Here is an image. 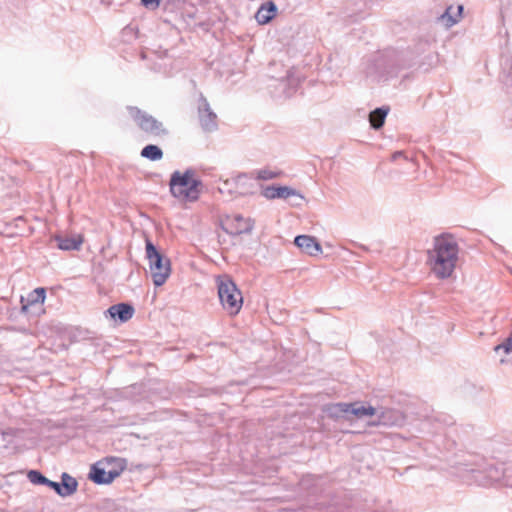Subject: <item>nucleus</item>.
Here are the masks:
<instances>
[{"mask_svg": "<svg viewBox=\"0 0 512 512\" xmlns=\"http://www.w3.org/2000/svg\"><path fill=\"white\" fill-rule=\"evenodd\" d=\"M458 245L449 237L435 239L434 248L428 251V264L431 271L440 279L452 275L458 260Z\"/></svg>", "mask_w": 512, "mask_h": 512, "instance_id": "f257e3e1", "label": "nucleus"}, {"mask_svg": "<svg viewBox=\"0 0 512 512\" xmlns=\"http://www.w3.org/2000/svg\"><path fill=\"white\" fill-rule=\"evenodd\" d=\"M460 473L469 484L486 486L503 478L505 485L512 486V467L503 468L482 461L479 464H464Z\"/></svg>", "mask_w": 512, "mask_h": 512, "instance_id": "f03ea898", "label": "nucleus"}, {"mask_svg": "<svg viewBox=\"0 0 512 512\" xmlns=\"http://www.w3.org/2000/svg\"><path fill=\"white\" fill-rule=\"evenodd\" d=\"M194 171L187 169L184 173L175 171L172 173L169 186L171 194L178 199L195 201L198 199L202 182L199 179H193Z\"/></svg>", "mask_w": 512, "mask_h": 512, "instance_id": "7ed1b4c3", "label": "nucleus"}, {"mask_svg": "<svg viewBox=\"0 0 512 512\" xmlns=\"http://www.w3.org/2000/svg\"><path fill=\"white\" fill-rule=\"evenodd\" d=\"M146 257L155 286H162L170 276V260L164 257L150 240H146Z\"/></svg>", "mask_w": 512, "mask_h": 512, "instance_id": "20e7f679", "label": "nucleus"}, {"mask_svg": "<svg viewBox=\"0 0 512 512\" xmlns=\"http://www.w3.org/2000/svg\"><path fill=\"white\" fill-rule=\"evenodd\" d=\"M218 296L225 310L231 315H236L243 304V297L236 284L228 276L219 277L217 280Z\"/></svg>", "mask_w": 512, "mask_h": 512, "instance_id": "39448f33", "label": "nucleus"}, {"mask_svg": "<svg viewBox=\"0 0 512 512\" xmlns=\"http://www.w3.org/2000/svg\"><path fill=\"white\" fill-rule=\"evenodd\" d=\"M106 464H114V467L107 470L102 462H98L91 466L89 479L96 484H109L126 468L127 462L123 458H109Z\"/></svg>", "mask_w": 512, "mask_h": 512, "instance_id": "423d86ee", "label": "nucleus"}, {"mask_svg": "<svg viewBox=\"0 0 512 512\" xmlns=\"http://www.w3.org/2000/svg\"><path fill=\"white\" fill-rule=\"evenodd\" d=\"M128 111L139 128L145 133L154 137H159L168 133L164 128L163 123L148 113L141 111L137 107H128Z\"/></svg>", "mask_w": 512, "mask_h": 512, "instance_id": "0eeeda50", "label": "nucleus"}, {"mask_svg": "<svg viewBox=\"0 0 512 512\" xmlns=\"http://www.w3.org/2000/svg\"><path fill=\"white\" fill-rule=\"evenodd\" d=\"M198 118L200 126L205 132H213L218 128L217 115L211 109L207 99L200 95L198 103Z\"/></svg>", "mask_w": 512, "mask_h": 512, "instance_id": "6e6552de", "label": "nucleus"}, {"mask_svg": "<svg viewBox=\"0 0 512 512\" xmlns=\"http://www.w3.org/2000/svg\"><path fill=\"white\" fill-rule=\"evenodd\" d=\"M366 73L377 81H386L395 75V69L385 56L380 55L369 65Z\"/></svg>", "mask_w": 512, "mask_h": 512, "instance_id": "1a4fd4ad", "label": "nucleus"}, {"mask_svg": "<svg viewBox=\"0 0 512 512\" xmlns=\"http://www.w3.org/2000/svg\"><path fill=\"white\" fill-rule=\"evenodd\" d=\"M46 298V290L39 287L28 293L26 297L21 296V311L25 314H37Z\"/></svg>", "mask_w": 512, "mask_h": 512, "instance_id": "9d476101", "label": "nucleus"}, {"mask_svg": "<svg viewBox=\"0 0 512 512\" xmlns=\"http://www.w3.org/2000/svg\"><path fill=\"white\" fill-rule=\"evenodd\" d=\"M47 487L55 491L60 497L66 498L77 491L78 482L74 477L64 472L61 475V482L49 480Z\"/></svg>", "mask_w": 512, "mask_h": 512, "instance_id": "9b49d317", "label": "nucleus"}, {"mask_svg": "<svg viewBox=\"0 0 512 512\" xmlns=\"http://www.w3.org/2000/svg\"><path fill=\"white\" fill-rule=\"evenodd\" d=\"M225 231L231 235H240L250 233L254 227V221L251 218H244L240 214L230 216L226 220Z\"/></svg>", "mask_w": 512, "mask_h": 512, "instance_id": "f8f14e48", "label": "nucleus"}, {"mask_svg": "<svg viewBox=\"0 0 512 512\" xmlns=\"http://www.w3.org/2000/svg\"><path fill=\"white\" fill-rule=\"evenodd\" d=\"M294 244L304 253L310 256H316L322 252V247L317 239L310 235H298L294 239Z\"/></svg>", "mask_w": 512, "mask_h": 512, "instance_id": "ddd939ff", "label": "nucleus"}, {"mask_svg": "<svg viewBox=\"0 0 512 512\" xmlns=\"http://www.w3.org/2000/svg\"><path fill=\"white\" fill-rule=\"evenodd\" d=\"M377 415V420H372L369 422L372 426L384 425V426H393V425H401L404 421L403 415L396 410L385 409L382 410L380 414Z\"/></svg>", "mask_w": 512, "mask_h": 512, "instance_id": "4468645a", "label": "nucleus"}, {"mask_svg": "<svg viewBox=\"0 0 512 512\" xmlns=\"http://www.w3.org/2000/svg\"><path fill=\"white\" fill-rule=\"evenodd\" d=\"M134 312V307L131 304L118 303L110 306L105 313L108 314L112 319L124 323L133 317Z\"/></svg>", "mask_w": 512, "mask_h": 512, "instance_id": "2eb2a0df", "label": "nucleus"}, {"mask_svg": "<svg viewBox=\"0 0 512 512\" xmlns=\"http://www.w3.org/2000/svg\"><path fill=\"white\" fill-rule=\"evenodd\" d=\"M262 195L267 199H288L291 196L301 197V195L296 190L287 186H268L263 190Z\"/></svg>", "mask_w": 512, "mask_h": 512, "instance_id": "dca6fc26", "label": "nucleus"}, {"mask_svg": "<svg viewBox=\"0 0 512 512\" xmlns=\"http://www.w3.org/2000/svg\"><path fill=\"white\" fill-rule=\"evenodd\" d=\"M57 247L64 251L79 250L83 242L81 236L67 237L57 235L54 238Z\"/></svg>", "mask_w": 512, "mask_h": 512, "instance_id": "f3484780", "label": "nucleus"}, {"mask_svg": "<svg viewBox=\"0 0 512 512\" xmlns=\"http://www.w3.org/2000/svg\"><path fill=\"white\" fill-rule=\"evenodd\" d=\"M348 416L353 415L358 419H362L368 416H374L377 414V409L371 405H363L360 402L348 403Z\"/></svg>", "mask_w": 512, "mask_h": 512, "instance_id": "a211bd4d", "label": "nucleus"}, {"mask_svg": "<svg viewBox=\"0 0 512 512\" xmlns=\"http://www.w3.org/2000/svg\"><path fill=\"white\" fill-rule=\"evenodd\" d=\"M235 184L236 192L240 195H247L254 193V183L247 174H239L232 179Z\"/></svg>", "mask_w": 512, "mask_h": 512, "instance_id": "6ab92c4d", "label": "nucleus"}, {"mask_svg": "<svg viewBox=\"0 0 512 512\" xmlns=\"http://www.w3.org/2000/svg\"><path fill=\"white\" fill-rule=\"evenodd\" d=\"M462 12V5H458L456 8L449 6L441 15L440 20L445 24L446 27H452L460 21Z\"/></svg>", "mask_w": 512, "mask_h": 512, "instance_id": "aec40b11", "label": "nucleus"}, {"mask_svg": "<svg viewBox=\"0 0 512 512\" xmlns=\"http://www.w3.org/2000/svg\"><path fill=\"white\" fill-rule=\"evenodd\" d=\"M389 110V107L382 106L371 111L369 113V122L371 128H373L374 130L381 129L385 123V119L387 117Z\"/></svg>", "mask_w": 512, "mask_h": 512, "instance_id": "412c9836", "label": "nucleus"}, {"mask_svg": "<svg viewBox=\"0 0 512 512\" xmlns=\"http://www.w3.org/2000/svg\"><path fill=\"white\" fill-rule=\"evenodd\" d=\"M348 409H349L348 403L339 402V403L326 405L324 408V411L327 413V415L330 418H333V419L344 418V419L348 420V419H350L348 416Z\"/></svg>", "mask_w": 512, "mask_h": 512, "instance_id": "4be33fe9", "label": "nucleus"}, {"mask_svg": "<svg viewBox=\"0 0 512 512\" xmlns=\"http://www.w3.org/2000/svg\"><path fill=\"white\" fill-rule=\"evenodd\" d=\"M276 6L273 2H268L266 5H262L256 15L255 18L259 24H266L270 20H272L276 13Z\"/></svg>", "mask_w": 512, "mask_h": 512, "instance_id": "5701e85b", "label": "nucleus"}, {"mask_svg": "<svg viewBox=\"0 0 512 512\" xmlns=\"http://www.w3.org/2000/svg\"><path fill=\"white\" fill-rule=\"evenodd\" d=\"M140 155L143 158L149 159L151 161H158L162 159L163 151L157 145L148 144L141 150Z\"/></svg>", "mask_w": 512, "mask_h": 512, "instance_id": "b1692460", "label": "nucleus"}, {"mask_svg": "<svg viewBox=\"0 0 512 512\" xmlns=\"http://www.w3.org/2000/svg\"><path fill=\"white\" fill-rule=\"evenodd\" d=\"M28 480L34 485H48L49 479L38 470H30L27 473Z\"/></svg>", "mask_w": 512, "mask_h": 512, "instance_id": "393cba45", "label": "nucleus"}, {"mask_svg": "<svg viewBox=\"0 0 512 512\" xmlns=\"http://www.w3.org/2000/svg\"><path fill=\"white\" fill-rule=\"evenodd\" d=\"M278 176L277 172L268 170V169H261L257 172L256 178L259 180H271L275 179Z\"/></svg>", "mask_w": 512, "mask_h": 512, "instance_id": "a878e982", "label": "nucleus"}, {"mask_svg": "<svg viewBox=\"0 0 512 512\" xmlns=\"http://www.w3.org/2000/svg\"><path fill=\"white\" fill-rule=\"evenodd\" d=\"M503 350L506 354L512 352V337H508L502 344L495 347V351Z\"/></svg>", "mask_w": 512, "mask_h": 512, "instance_id": "bb28decb", "label": "nucleus"}, {"mask_svg": "<svg viewBox=\"0 0 512 512\" xmlns=\"http://www.w3.org/2000/svg\"><path fill=\"white\" fill-rule=\"evenodd\" d=\"M141 3L147 8H157L160 0H141Z\"/></svg>", "mask_w": 512, "mask_h": 512, "instance_id": "cd10ccee", "label": "nucleus"}, {"mask_svg": "<svg viewBox=\"0 0 512 512\" xmlns=\"http://www.w3.org/2000/svg\"><path fill=\"white\" fill-rule=\"evenodd\" d=\"M403 155H404V154H403V152H402V151H396V152H394V153H393V155H392V159H393V160H397L398 158L402 157Z\"/></svg>", "mask_w": 512, "mask_h": 512, "instance_id": "c85d7f7f", "label": "nucleus"}, {"mask_svg": "<svg viewBox=\"0 0 512 512\" xmlns=\"http://www.w3.org/2000/svg\"><path fill=\"white\" fill-rule=\"evenodd\" d=\"M224 185H225V186L229 185V180L225 181V182H224Z\"/></svg>", "mask_w": 512, "mask_h": 512, "instance_id": "c756f323", "label": "nucleus"}]
</instances>
